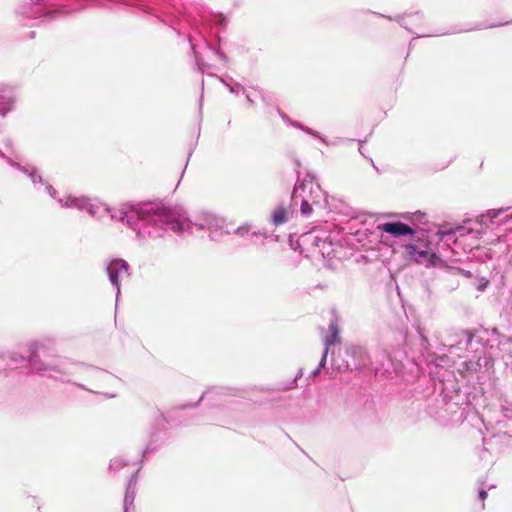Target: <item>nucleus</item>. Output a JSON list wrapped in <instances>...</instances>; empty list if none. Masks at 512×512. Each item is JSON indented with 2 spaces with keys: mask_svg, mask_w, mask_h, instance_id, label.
<instances>
[{
  "mask_svg": "<svg viewBox=\"0 0 512 512\" xmlns=\"http://www.w3.org/2000/svg\"><path fill=\"white\" fill-rule=\"evenodd\" d=\"M59 203L63 207H74L79 210L86 209L91 216L103 218L110 215L111 219H118L137 232L138 235L144 237L146 234L151 235L150 230H146V226L152 225L159 228H169L174 232H193L194 227L208 228L213 227L214 218L209 217L205 223H192L180 211L167 207H160L152 203L129 204L125 203L121 207L112 212L105 205L98 203H90L85 198H75L68 196L65 200L59 199Z\"/></svg>",
  "mask_w": 512,
  "mask_h": 512,
  "instance_id": "obj_1",
  "label": "nucleus"
},
{
  "mask_svg": "<svg viewBox=\"0 0 512 512\" xmlns=\"http://www.w3.org/2000/svg\"><path fill=\"white\" fill-rule=\"evenodd\" d=\"M39 352L40 349L38 347H35L30 354V357L28 359L29 365L31 366V369L39 373L41 375H46L53 378H60L59 375L61 374H74L76 372L77 368L88 370L90 373H92L96 378L100 379H107L111 378V376L100 369L97 368H89L74 364L67 365L66 363H61L60 365H51L50 362H43L41 359H39Z\"/></svg>",
  "mask_w": 512,
  "mask_h": 512,
  "instance_id": "obj_2",
  "label": "nucleus"
},
{
  "mask_svg": "<svg viewBox=\"0 0 512 512\" xmlns=\"http://www.w3.org/2000/svg\"><path fill=\"white\" fill-rule=\"evenodd\" d=\"M107 274L111 284L116 288V301L120 295V282L129 277V265L122 259H115L107 265Z\"/></svg>",
  "mask_w": 512,
  "mask_h": 512,
  "instance_id": "obj_3",
  "label": "nucleus"
},
{
  "mask_svg": "<svg viewBox=\"0 0 512 512\" xmlns=\"http://www.w3.org/2000/svg\"><path fill=\"white\" fill-rule=\"evenodd\" d=\"M295 186H301L300 192L302 194L307 195V197L311 200V202L316 205L323 198L326 200L325 193L321 189L320 185L314 181V179L310 176L303 179L300 183Z\"/></svg>",
  "mask_w": 512,
  "mask_h": 512,
  "instance_id": "obj_4",
  "label": "nucleus"
},
{
  "mask_svg": "<svg viewBox=\"0 0 512 512\" xmlns=\"http://www.w3.org/2000/svg\"><path fill=\"white\" fill-rule=\"evenodd\" d=\"M301 186H295L292 194V206L300 205L301 214L305 217H308L312 213V205L313 203L307 197V195L302 194L300 192Z\"/></svg>",
  "mask_w": 512,
  "mask_h": 512,
  "instance_id": "obj_5",
  "label": "nucleus"
},
{
  "mask_svg": "<svg viewBox=\"0 0 512 512\" xmlns=\"http://www.w3.org/2000/svg\"><path fill=\"white\" fill-rule=\"evenodd\" d=\"M329 330L331 332V335L324 337V346L325 347H324V351H323V355H322L321 361H320V363L318 365V367H320L321 369L326 364V358H327V355H328L329 347L339 341V329H338V324H337L336 320H333V321L330 322Z\"/></svg>",
  "mask_w": 512,
  "mask_h": 512,
  "instance_id": "obj_6",
  "label": "nucleus"
},
{
  "mask_svg": "<svg viewBox=\"0 0 512 512\" xmlns=\"http://www.w3.org/2000/svg\"><path fill=\"white\" fill-rule=\"evenodd\" d=\"M378 229L395 237L405 236L413 233L412 228L402 222L383 223L378 226Z\"/></svg>",
  "mask_w": 512,
  "mask_h": 512,
  "instance_id": "obj_7",
  "label": "nucleus"
},
{
  "mask_svg": "<svg viewBox=\"0 0 512 512\" xmlns=\"http://www.w3.org/2000/svg\"><path fill=\"white\" fill-rule=\"evenodd\" d=\"M510 208H500L498 210H489L487 211L485 214H481L479 216H477L476 218V222L479 223L480 225H488V224H494L496 223V219L502 215L503 213L509 211ZM509 218H512V213L510 215H506L505 218L500 221V222H497V224H504L507 222V220Z\"/></svg>",
  "mask_w": 512,
  "mask_h": 512,
  "instance_id": "obj_8",
  "label": "nucleus"
},
{
  "mask_svg": "<svg viewBox=\"0 0 512 512\" xmlns=\"http://www.w3.org/2000/svg\"><path fill=\"white\" fill-rule=\"evenodd\" d=\"M405 253L407 257L417 263H426L429 261V252L427 250H419L415 245H406Z\"/></svg>",
  "mask_w": 512,
  "mask_h": 512,
  "instance_id": "obj_9",
  "label": "nucleus"
},
{
  "mask_svg": "<svg viewBox=\"0 0 512 512\" xmlns=\"http://www.w3.org/2000/svg\"><path fill=\"white\" fill-rule=\"evenodd\" d=\"M348 353L354 358V365L357 369L365 367L369 363V357L366 350L362 347H352Z\"/></svg>",
  "mask_w": 512,
  "mask_h": 512,
  "instance_id": "obj_10",
  "label": "nucleus"
},
{
  "mask_svg": "<svg viewBox=\"0 0 512 512\" xmlns=\"http://www.w3.org/2000/svg\"><path fill=\"white\" fill-rule=\"evenodd\" d=\"M135 486H136V480L133 475L130 478L127 488H126V493H125V497H124V512H129L130 507L133 505L135 495H136Z\"/></svg>",
  "mask_w": 512,
  "mask_h": 512,
  "instance_id": "obj_11",
  "label": "nucleus"
},
{
  "mask_svg": "<svg viewBox=\"0 0 512 512\" xmlns=\"http://www.w3.org/2000/svg\"><path fill=\"white\" fill-rule=\"evenodd\" d=\"M13 103L12 91L10 89L0 90V113L5 115Z\"/></svg>",
  "mask_w": 512,
  "mask_h": 512,
  "instance_id": "obj_12",
  "label": "nucleus"
},
{
  "mask_svg": "<svg viewBox=\"0 0 512 512\" xmlns=\"http://www.w3.org/2000/svg\"><path fill=\"white\" fill-rule=\"evenodd\" d=\"M289 211L283 207H278L272 214V221L275 225H281L288 221Z\"/></svg>",
  "mask_w": 512,
  "mask_h": 512,
  "instance_id": "obj_13",
  "label": "nucleus"
},
{
  "mask_svg": "<svg viewBox=\"0 0 512 512\" xmlns=\"http://www.w3.org/2000/svg\"><path fill=\"white\" fill-rule=\"evenodd\" d=\"M282 118L285 120V121H288L290 123V121L288 119H286L285 116L282 115ZM291 124L297 128H300L301 130L305 131L306 133L314 136V137H317L319 139H321L323 142H325V140L314 130L310 129V128H307V127H303L301 124L295 122V123H292Z\"/></svg>",
  "mask_w": 512,
  "mask_h": 512,
  "instance_id": "obj_14",
  "label": "nucleus"
},
{
  "mask_svg": "<svg viewBox=\"0 0 512 512\" xmlns=\"http://www.w3.org/2000/svg\"><path fill=\"white\" fill-rule=\"evenodd\" d=\"M21 169H22V171H23L24 173H27V174L30 176V178H31V180H32V182H33V184L42 183V178H41L40 176H36V175H35V173H34V171H29V170H28L27 168H25V167H23V168H21Z\"/></svg>",
  "mask_w": 512,
  "mask_h": 512,
  "instance_id": "obj_15",
  "label": "nucleus"
},
{
  "mask_svg": "<svg viewBox=\"0 0 512 512\" xmlns=\"http://www.w3.org/2000/svg\"><path fill=\"white\" fill-rule=\"evenodd\" d=\"M124 465H126L122 459L120 458H114L111 460L110 462V469L111 470H118L120 469L121 467H123Z\"/></svg>",
  "mask_w": 512,
  "mask_h": 512,
  "instance_id": "obj_16",
  "label": "nucleus"
},
{
  "mask_svg": "<svg viewBox=\"0 0 512 512\" xmlns=\"http://www.w3.org/2000/svg\"><path fill=\"white\" fill-rule=\"evenodd\" d=\"M11 361L13 362V363L11 364V368H16V367H18V365H19V364H22V363H23V362H25L26 360H25V358H24L23 356H19V357H17V356H16V354H13V355L11 356Z\"/></svg>",
  "mask_w": 512,
  "mask_h": 512,
  "instance_id": "obj_17",
  "label": "nucleus"
},
{
  "mask_svg": "<svg viewBox=\"0 0 512 512\" xmlns=\"http://www.w3.org/2000/svg\"><path fill=\"white\" fill-rule=\"evenodd\" d=\"M46 190L50 194L51 197L55 196L56 190L51 185H47Z\"/></svg>",
  "mask_w": 512,
  "mask_h": 512,
  "instance_id": "obj_18",
  "label": "nucleus"
},
{
  "mask_svg": "<svg viewBox=\"0 0 512 512\" xmlns=\"http://www.w3.org/2000/svg\"><path fill=\"white\" fill-rule=\"evenodd\" d=\"M487 497V492L484 489H481L479 491V498L481 501H484Z\"/></svg>",
  "mask_w": 512,
  "mask_h": 512,
  "instance_id": "obj_19",
  "label": "nucleus"
},
{
  "mask_svg": "<svg viewBox=\"0 0 512 512\" xmlns=\"http://www.w3.org/2000/svg\"><path fill=\"white\" fill-rule=\"evenodd\" d=\"M242 89V87L240 85H235V86H231L230 87V91L233 92V93H239V91Z\"/></svg>",
  "mask_w": 512,
  "mask_h": 512,
  "instance_id": "obj_20",
  "label": "nucleus"
},
{
  "mask_svg": "<svg viewBox=\"0 0 512 512\" xmlns=\"http://www.w3.org/2000/svg\"><path fill=\"white\" fill-rule=\"evenodd\" d=\"M320 371H321V368L317 367L315 370L312 371L311 377L317 376L320 373Z\"/></svg>",
  "mask_w": 512,
  "mask_h": 512,
  "instance_id": "obj_21",
  "label": "nucleus"
},
{
  "mask_svg": "<svg viewBox=\"0 0 512 512\" xmlns=\"http://www.w3.org/2000/svg\"><path fill=\"white\" fill-rule=\"evenodd\" d=\"M236 232L243 235L244 232H247V229L241 227V228H238Z\"/></svg>",
  "mask_w": 512,
  "mask_h": 512,
  "instance_id": "obj_22",
  "label": "nucleus"
},
{
  "mask_svg": "<svg viewBox=\"0 0 512 512\" xmlns=\"http://www.w3.org/2000/svg\"><path fill=\"white\" fill-rule=\"evenodd\" d=\"M9 163H10L11 166L19 167V164L13 162L12 160H9Z\"/></svg>",
  "mask_w": 512,
  "mask_h": 512,
  "instance_id": "obj_23",
  "label": "nucleus"
},
{
  "mask_svg": "<svg viewBox=\"0 0 512 512\" xmlns=\"http://www.w3.org/2000/svg\"><path fill=\"white\" fill-rule=\"evenodd\" d=\"M206 395H209V392H206V394H203V395H202V398H205V397H206Z\"/></svg>",
  "mask_w": 512,
  "mask_h": 512,
  "instance_id": "obj_24",
  "label": "nucleus"
},
{
  "mask_svg": "<svg viewBox=\"0 0 512 512\" xmlns=\"http://www.w3.org/2000/svg\"><path fill=\"white\" fill-rule=\"evenodd\" d=\"M206 395H209V392H206V394H203V395H202V398H205V397H206Z\"/></svg>",
  "mask_w": 512,
  "mask_h": 512,
  "instance_id": "obj_25",
  "label": "nucleus"
},
{
  "mask_svg": "<svg viewBox=\"0 0 512 512\" xmlns=\"http://www.w3.org/2000/svg\"><path fill=\"white\" fill-rule=\"evenodd\" d=\"M206 395H209V392H206V394H203V395H202V398H205V397H206Z\"/></svg>",
  "mask_w": 512,
  "mask_h": 512,
  "instance_id": "obj_26",
  "label": "nucleus"
},
{
  "mask_svg": "<svg viewBox=\"0 0 512 512\" xmlns=\"http://www.w3.org/2000/svg\"><path fill=\"white\" fill-rule=\"evenodd\" d=\"M219 56L222 58V59H225V56L223 54H219Z\"/></svg>",
  "mask_w": 512,
  "mask_h": 512,
  "instance_id": "obj_27",
  "label": "nucleus"
}]
</instances>
